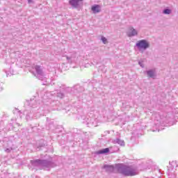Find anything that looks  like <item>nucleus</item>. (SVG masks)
Wrapping results in <instances>:
<instances>
[{
  "mask_svg": "<svg viewBox=\"0 0 178 178\" xmlns=\"http://www.w3.org/2000/svg\"><path fill=\"white\" fill-rule=\"evenodd\" d=\"M109 152V148H105L97 152V154H108Z\"/></svg>",
  "mask_w": 178,
  "mask_h": 178,
  "instance_id": "1a4fd4ad",
  "label": "nucleus"
},
{
  "mask_svg": "<svg viewBox=\"0 0 178 178\" xmlns=\"http://www.w3.org/2000/svg\"><path fill=\"white\" fill-rule=\"evenodd\" d=\"M163 15H170V13H172V10L170 9H165L163 11Z\"/></svg>",
  "mask_w": 178,
  "mask_h": 178,
  "instance_id": "9b49d317",
  "label": "nucleus"
},
{
  "mask_svg": "<svg viewBox=\"0 0 178 178\" xmlns=\"http://www.w3.org/2000/svg\"><path fill=\"white\" fill-rule=\"evenodd\" d=\"M101 41L103 42V44H108V39L105 38L104 36L101 37Z\"/></svg>",
  "mask_w": 178,
  "mask_h": 178,
  "instance_id": "9d476101",
  "label": "nucleus"
},
{
  "mask_svg": "<svg viewBox=\"0 0 178 178\" xmlns=\"http://www.w3.org/2000/svg\"><path fill=\"white\" fill-rule=\"evenodd\" d=\"M138 31H137V30L131 26H130L129 28H128L127 31V35L128 37H134L136 35H138Z\"/></svg>",
  "mask_w": 178,
  "mask_h": 178,
  "instance_id": "39448f33",
  "label": "nucleus"
},
{
  "mask_svg": "<svg viewBox=\"0 0 178 178\" xmlns=\"http://www.w3.org/2000/svg\"><path fill=\"white\" fill-rule=\"evenodd\" d=\"M148 77H151L152 79H155L156 77V72L154 70H150L146 72Z\"/></svg>",
  "mask_w": 178,
  "mask_h": 178,
  "instance_id": "0eeeda50",
  "label": "nucleus"
},
{
  "mask_svg": "<svg viewBox=\"0 0 178 178\" xmlns=\"http://www.w3.org/2000/svg\"><path fill=\"white\" fill-rule=\"evenodd\" d=\"M139 65L141 67H144V64H143V63H141V61H139Z\"/></svg>",
  "mask_w": 178,
  "mask_h": 178,
  "instance_id": "ddd939ff",
  "label": "nucleus"
},
{
  "mask_svg": "<svg viewBox=\"0 0 178 178\" xmlns=\"http://www.w3.org/2000/svg\"><path fill=\"white\" fill-rule=\"evenodd\" d=\"M91 10L95 15L97 13H99V12H101V6L98 4H94L91 7Z\"/></svg>",
  "mask_w": 178,
  "mask_h": 178,
  "instance_id": "423d86ee",
  "label": "nucleus"
},
{
  "mask_svg": "<svg viewBox=\"0 0 178 178\" xmlns=\"http://www.w3.org/2000/svg\"><path fill=\"white\" fill-rule=\"evenodd\" d=\"M10 151H12V149H6L5 150L6 152H10Z\"/></svg>",
  "mask_w": 178,
  "mask_h": 178,
  "instance_id": "2eb2a0df",
  "label": "nucleus"
},
{
  "mask_svg": "<svg viewBox=\"0 0 178 178\" xmlns=\"http://www.w3.org/2000/svg\"><path fill=\"white\" fill-rule=\"evenodd\" d=\"M104 169L107 172H115V170H118L119 173L124 175V176H136L138 175L137 168L129 167L123 164H117L115 167L113 165H104Z\"/></svg>",
  "mask_w": 178,
  "mask_h": 178,
  "instance_id": "f257e3e1",
  "label": "nucleus"
},
{
  "mask_svg": "<svg viewBox=\"0 0 178 178\" xmlns=\"http://www.w3.org/2000/svg\"><path fill=\"white\" fill-rule=\"evenodd\" d=\"M34 165H39L40 166H43L45 170H49V168H52V163L51 161H47L46 160H36L33 163Z\"/></svg>",
  "mask_w": 178,
  "mask_h": 178,
  "instance_id": "7ed1b4c3",
  "label": "nucleus"
},
{
  "mask_svg": "<svg viewBox=\"0 0 178 178\" xmlns=\"http://www.w3.org/2000/svg\"><path fill=\"white\" fill-rule=\"evenodd\" d=\"M34 0H28V3H33Z\"/></svg>",
  "mask_w": 178,
  "mask_h": 178,
  "instance_id": "4468645a",
  "label": "nucleus"
},
{
  "mask_svg": "<svg viewBox=\"0 0 178 178\" xmlns=\"http://www.w3.org/2000/svg\"><path fill=\"white\" fill-rule=\"evenodd\" d=\"M116 143L117 144H119L121 146H124V141L120 140V139H117L116 140Z\"/></svg>",
  "mask_w": 178,
  "mask_h": 178,
  "instance_id": "f8f14e48",
  "label": "nucleus"
},
{
  "mask_svg": "<svg viewBox=\"0 0 178 178\" xmlns=\"http://www.w3.org/2000/svg\"><path fill=\"white\" fill-rule=\"evenodd\" d=\"M33 74L39 79V80H41L42 77H44V72H42V69H41V67L38 65H35L33 68Z\"/></svg>",
  "mask_w": 178,
  "mask_h": 178,
  "instance_id": "20e7f679",
  "label": "nucleus"
},
{
  "mask_svg": "<svg viewBox=\"0 0 178 178\" xmlns=\"http://www.w3.org/2000/svg\"><path fill=\"white\" fill-rule=\"evenodd\" d=\"M80 1L83 0H70L69 3L70 5H71V6H72V8H77V6H79V2H80Z\"/></svg>",
  "mask_w": 178,
  "mask_h": 178,
  "instance_id": "6e6552de",
  "label": "nucleus"
},
{
  "mask_svg": "<svg viewBox=\"0 0 178 178\" xmlns=\"http://www.w3.org/2000/svg\"><path fill=\"white\" fill-rule=\"evenodd\" d=\"M136 47L139 52H144L149 48V42L145 40H139L136 42Z\"/></svg>",
  "mask_w": 178,
  "mask_h": 178,
  "instance_id": "f03ea898",
  "label": "nucleus"
}]
</instances>
